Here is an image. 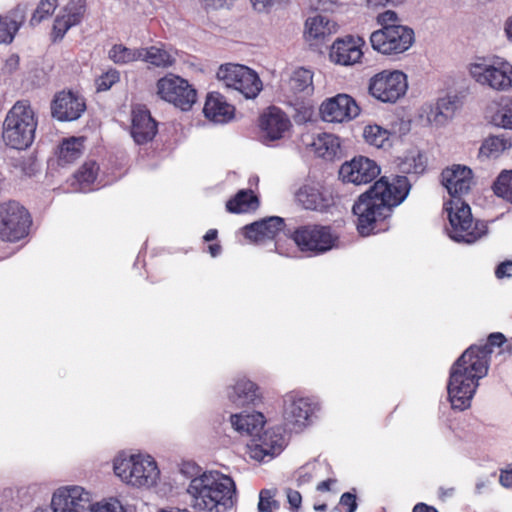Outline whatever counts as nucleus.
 I'll use <instances>...</instances> for the list:
<instances>
[{"label":"nucleus","mask_w":512,"mask_h":512,"mask_svg":"<svg viewBox=\"0 0 512 512\" xmlns=\"http://www.w3.org/2000/svg\"><path fill=\"white\" fill-rule=\"evenodd\" d=\"M27 6L25 4L16 5L5 18L11 23L14 30H19L26 20Z\"/></svg>","instance_id":"obj_47"},{"label":"nucleus","mask_w":512,"mask_h":512,"mask_svg":"<svg viewBox=\"0 0 512 512\" xmlns=\"http://www.w3.org/2000/svg\"><path fill=\"white\" fill-rule=\"evenodd\" d=\"M364 139L367 143L377 148L390 146L391 132L377 124H369L364 128Z\"/></svg>","instance_id":"obj_34"},{"label":"nucleus","mask_w":512,"mask_h":512,"mask_svg":"<svg viewBox=\"0 0 512 512\" xmlns=\"http://www.w3.org/2000/svg\"><path fill=\"white\" fill-rule=\"evenodd\" d=\"M141 61H144L157 68H169L176 62L175 57L163 47L150 46L140 48Z\"/></svg>","instance_id":"obj_31"},{"label":"nucleus","mask_w":512,"mask_h":512,"mask_svg":"<svg viewBox=\"0 0 512 512\" xmlns=\"http://www.w3.org/2000/svg\"><path fill=\"white\" fill-rule=\"evenodd\" d=\"M157 131V122L145 106L133 108L131 135L137 144L142 145L152 141Z\"/></svg>","instance_id":"obj_23"},{"label":"nucleus","mask_w":512,"mask_h":512,"mask_svg":"<svg viewBox=\"0 0 512 512\" xmlns=\"http://www.w3.org/2000/svg\"><path fill=\"white\" fill-rule=\"evenodd\" d=\"M291 237L302 252L315 255L331 250L338 242L332 227L320 224L302 225L295 229Z\"/></svg>","instance_id":"obj_8"},{"label":"nucleus","mask_w":512,"mask_h":512,"mask_svg":"<svg viewBox=\"0 0 512 512\" xmlns=\"http://www.w3.org/2000/svg\"><path fill=\"white\" fill-rule=\"evenodd\" d=\"M84 150V138L83 137H70L64 139L58 151V163L59 165H67L75 162L81 157Z\"/></svg>","instance_id":"obj_30"},{"label":"nucleus","mask_w":512,"mask_h":512,"mask_svg":"<svg viewBox=\"0 0 512 512\" xmlns=\"http://www.w3.org/2000/svg\"><path fill=\"white\" fill-rule=\"evenodd\" d=\"M496 196L512 203V170H503L492 185Z\"/></svg>","instance_id":"obj_37"},{"label":"nucleus","mask_w":512,"mask_h":512,"mask_svg":"<svg viewBox=\"0 0 512 512\" xmlns=\"http://www.w3.org/2000/svg\"><path fill=\"white\" fill-rule=\"evenodd\" d=\"M312 479H313L312 474L307 472L305 468H301L298 471L297 483H298L299 486L311 482Z\"/></svg>","instance_id":"obj_58"},{"label":"nucleus","mask_w":512,"mask_h":512,"mask_svg":"<svg viewBox=\"0 0 512 512\" xmlns=\"http://www.w3.org/2000/svg\"><path fill=\"white\" fill-rule=\"evenodd\" d=\"M285 439L282 433L276 432L274 429L260 432L259 436L251 439L248 444L250 457L262 461L266 456L273 457L278 455L284 448Z\"/></svg>","instance_id":"obj_20"},{"label":"nucleus","mask_w":512,"mask_h":512,"mask_svg":"<svg viewBox=\"0 0 512 512\" xmlns=\"http://www.w3.org/2000/svg\"><path fill=\"white\" fill-rule=\"evenodd\" d=\"M505 32L510 41H512V16L505 23Z\"/></svg>","instance_id":"obj_64"},{"label":"nucleus","mask_w":512,"mask_h":512,"mask_svg":"<svg viewBox=\"0 0 512 512\" xmlns=\"http://www.w3.org/2000/svg\"><path fill=\"white\" fill-rule=\"evenodd\" d=\"M495 275L498 279L512 277V260L500 263L495 270Z\"/></svg>","instance_id":"obj_52"},{"label":"nucleus","mask_w":512,"mask_h":512,"mask_svg":"<svg viewBox=\"0 0 512 512\" xmlns=\"http://www.w3.org/2000/svg\"><path fill=\"white\" fill-rule=\"evenodd\" d=\"M111 61L118 65H125L140 60V48L131 49L122 44H114L108 52Z\"/></svg>","instance_id":"obj_35"},{"label":"nucleus","mask_w":512,"mask_h":512,"mask_svg":"<svg viewBox=\"0 0 512 512\" xmlns=\"http://www.w3.org/2000/svg\"><path fill=\"white\" fill-rule=\"evenodd\" d=\"M235 483L219 472H205L194 477L187 489L191 506L199 511L224 512L234 505Z\"/></svg>","instance_id":"obj_3"},{"label":"nucleus","mask_w":512,"mask_h":512,"mask_svg":"<svg viewBox=\"0 0 512 512\" xmlns=\"http://www.w3.org/2000/svg\"><path fill=\"white\" fill-rule=\"evenodd\" d=\"M86 110L85 99L72 91L57 93L51 103V113L59 121H74Z\"/></svg>","instance_id":"obj_17"},{"label":"nucleus","mask_w":512,"mask_h":512,"mask_svg":"<svg viewBox=\"0 0 512 512\" xmlns=\"http://www.w3.org/2000/svg\"><path fill=\"white\" fill-rule=\"evenodd\" d=\"M380 172L381 169L374 160L365 156H356L341 165L339 177L343 182L362 185L372 182Z\"/></svg>","instance_id":"obj_15"},{"label":"nucleus","mask_w":512,"mask_h":512,"mask_svg":"<svg viewBox=\"0 0 512 512\" xmlns=\"http://www.w3.org/2000/svg\"><path fill=\"white\" fill-rule=\"evenodd\" d=\"M290 89L294 93L313 91V73L312 71L300 67L296 69L289 81Z\"/></svg>","instance_id":"obj_36"},{"label":"nucleus","mask_w":512,"mask_h":512,"mask_svg":"<svg viewBox=\"0 0 512 512\" xmlns=\"http://www.w3.org/2000/svg\"><path fill=\"white\" fill-rule=\"evenodd\" d=\"M441 177L442 184L451 196L450 200H462L473 184V172L466 166L453 165L451 168H446Z\"/></svg>","instance_id":"obj_18"},{"label":"nucleus","mask_w":512,"mask_h":512,"mask_svg":"<svg viewBox=\"0 0 512 512\" xmlns=\"http://www.w3.org/2000/svg\"><path fill=\"white\" fill-rule=\"evenodd\" d=\"M407 76L399 70H383L369 80L371 96L384 103H395L407 91Z\"/></svg>","instance_id":"obj_11"},{"label":"nucleus","mask_w":512,"mask_h":512,"mask_svg":"<svg viewBox=\"0 0 512 512\" xmlns=\"http://www.w3.org/2000/svg\"><path fill=\"white\" fill-rule=\"evenodd\" d=\"M505 149L504 140L498 136H491L485 139L480 147V154L484 156H491Z\"/></svg>","instance_id":"obj_46"},{"label":"nucleus","mask_w":512,"mask_h":512,"mask_svg":"<svg viewBox=\"0 0 512 512\" xmlns=\"http://www.w3.org/2000/svg\"><path fill=\"white\" fill-rule=\"evenodd\" d=\"M229 400L238 407L253 404L261 400L259 387L249 379L241 378L228 389Z\"/></svg>","instance_id":"obj_26"},{"label":"nucleus","mask_w":512,"mask_h":512,"mask_svg":"<svg viewBox=\"0 0 512 512\" xmlns=\"http://www.w3.org/2000/svg\"><path fill=\"white\" fill-rule=\"evenodd\" d=\"M113 468L123 482L136 487H151L160 475L157 463L151 456L117 457Z\"/></svg>","instance_id":"obj_6"},{"label":"nucleus","mask_w":512,"mask_h":512,"mask_svg":"<svg viewBox=\"0 0 512 512\" xmlns=\"http://www.w3.org/2000/svg\"><path fill=\"white\" fill-rule=\"evenodd\" d=\"M157 95L182 111H188L197 100L196 89L189 82L173 73L157 80Z\"/></svg>","instance_id":"obj_10"},{"label":"nucleus","mask_w":512,"mask_h":512,"mask_svg":"<svg viewBox=\"0 0 512 512\" xmlns=\"http://www.w3.org/2000/svg\"><path fill=\"white\" fill-rule=\"evenodd\" d=\"M218 231L217 229H209L205 235L203 236V239L205 242L214 241L217 239Z\"/></svg>","instance_id":"obj_62"},{"label":"nucleus","mask_w":512,"mask_h":512,"mask_svg":"<svg viewBox=\"0 0 512 512\" xmlns=\"http://www.w3.org/2000/svg\"><path fill=\"white\" fill-rule=\"evenodd\" d=\"M287 499L291 506V509L296 510L301 506L302 496L301 494L293 489H287Z\"/></svg>","instance_id":"obj_54"},{"label":"nucleus","mask_w":512,"mask_h":512,"mask_svg":"<svg viewBox=\"0 0 512 512\" xmlns=\"http://www.w3.org/2000/svg\"><path fill=\"white\" fill-rule=\"evenodd\" d=\"M120 81V72L115 68H110L95 79L97 92L108 91L114 84Z\"/></svg>","instance_id":"obj_44"},{"label":"nucleus","mask_w":512,"mask_h":512,"mask_svg":"<svg viewBox=\"0 0 512 512\" xmlns=\"http://www.w3.org/2000/svg\"><path fill=\"white\" fill-rule=\"evenodd\" d=\"M365 45L361 37L351 35L338 38L330 49V59L340 65H353L360 61L363 56L362 47Z\"/></svg>","instance_id":"obj_19"},{"label":"nucleus","mask_w":512,"mask_h":512,"mask_svg":"<svg viewBox=\"0 0 512 512\" xmlns=\"http://www.w3.org/2000/svg\"><path fill=\"white\" fill-rule=\"evenodd\" d=\"M99 165L92 160L86 161L76 172L75 178L80 184H92L98 175Z\"/></svg>","instance_id":"obj_43"},{"label":"nucleus","mask_w":512,"mask_h":512,"mask_svg":"<svg viewBox=\"0 0 512 512\" xmlns=\"http://www.w3.org/2000/svg\"><path fill=\"white\" fill-rule=\"evenodd\" d=\"M340 505L346 508V512H355L357 509L356 495L345 492L340 498Z\"/></svg>","instance_id":"obj_50"},{"label":"nucleus","mask_w":512,"mask_h":512,"mask_svg":"<svg viewBox=\"0 0 512 512\" xmlns=\"http://www.w3.org/2000/svg\"><path fill=\"white\" fill-rule=\"evenodd\" d=\"M231 424L238 432L255 439L264 428L265 417L260 412L234 414L231 415Z\"/></svg>","instance_id":"obj_28"},{"label":"nucleus","mask_w":512,"mask_h":512,"mask_svg":"<svg viewBox=\"0 0 512 512\" xmlns=\"http://www.w3.org/2000/svg\"><path fill=\"white\" fill-rule=\"evenodd\" d=\"M511 353L512 346L500 332L491 333L483 344L469 346L450 368L447 391L452 408H469L479 380L488 373L491 356Z\"/></svg>","instance_id":"obj_1"},{"label":"nucleus","mask_w":512,"mask_h":512,"mask_svg":"<svg viewBox=\"0 0 512 512\" xmlns=\"http://www.w3.org/2000/svg\"><path fill=\"white\" fill-rule=\"evenodd\" d=\"M32 219L29 211L16 201L0 203V239L17 242L29 234Z\"/></svg>","instance_id":"obj_7"},{"label":"nucleus","mask_w":512,"mask_h":512,"mask_svg":"<svg viewBox=\"0 0 512 512\" xmlns=\"http://www.w3.org/2000/svg\"><path fill=\"white\" fill-rule=\"evenodd\" d=\"M75 26L72 22L63 14L58 15L53 23L52 31H51V39L53 42H58L63 39L66 32Z\"/></svg>","instance_id":"obj_45"},{"label":"nucleus","mask_w":512,"mask_h":512,"mask_svg":"<svg viewBox=\"0 0 512 512\" xmlns=\"http://www.w3.org/2000/svg\"><path fill=\"white\" fill-rule=\"evenodd\" d=\"M476 82L487 85L498 91H506L512 87V65L504 60L492 64L473 63L469 68Z\"/></svg>","instance_id":"obj_13"},{"label":"nucleus","mask_w":512,"mask_h":512,"mask_svg":"<svg viewBox=\"0 0 512 512\" xmlns=\"http://www.w3.org/2000/svg\"><path fill=\"white\" fill-rule=\"evenodd\" d=\"M495 123L506 129H512V99H503L493 117Z\"/></svg>","instance_id":"obj_42"},{"label":"nucleus","mask_w":512,"mask_h":512,"mask_svg":"<svg viewBox=\"0 0 512 512\" xmlns=\"http://www.w3.org/2000/svg\"><path fill=\"white\" fill-rule=\"evenodd\" d=\"M19 64V57L18 56H11L6 61V67H9L10 71L12 69H15Z\"/></svg>","instance_id":"obj_63"},{"label":"nucleus","mask_w":512,"mask_h":512,"mask_svg":"<svg viewBox=\"0 0 512 512\" xmlns=\"http://www.w3.org/2000/svg\"><path fill=\"white\" fill-rule=\"evenodd\" d=\"M448 224L445 230L450 239L457 243L472 244L487 233V225L475 220L471 208L463 200H449L444 204Z\"/></svg>","instance_id":"obj_5"},{"label":"nucleus","mask_w":512,"mask_h":512,"mask_svg":"<svg viewBox=\"0 0 512 512\" xmlns=\"http://www.w3.org/2000/svg\"><path fill=\"white\" fill-rule=\"evenodd\" d=\"M217 78L227 87L234 88L247 99L255 98L262 90V81L258 74L247 66L240 64H224L217 71Z\"/></svg>","instance_id":"obj_12"},{"label":"nucleus","mask_w":512,"mask_h":512,"mask_svg":"<svg viewBox=\"0 0 512 512\" xmlns=\"http://www.w3.org/2000/svg\"><path fill=\"white\" fill-rule=\"evenodd\" d=\"M305 34L309 39H320L330 34L329 21L322 16L307 19Z\"/></svg>","instance_id":"obj_39"},{"label":"nucleus","mask_w":512,"mask_h":512,"mask_svg":"<svg viewBox=\"0 0 512 512\" xmlns=\"http://www.w3.org/2000/svg\"><path fill=\"white\" fill-rule=\"evenodd\" d=\"M17 30L12 28L11 23L5 18L0 16V43L12 42Z\"/></svg>","instance_id":"obj_48"},{"label":"nucleus","mask_w":512,"mask_h":512,"mask_svg":"<svg viewBox=\"0 0 512 512\" xmlns=\"http://www.w3.org/2000/svg\"><path fill=\"white\" fill-rule=\"evenodd\" d=\"M290 120L279 108L272 106L260 117L262 136L267 141L281 139L290 127Z\"/></svg>","instance_id":"obj_24"},{"label":"nucleus","mask_w":512,"mask_h":512,"mask_svg":"<svg viewBox=\"0 0 512 512\" xmlns=\"http://www.w3.org/2000/svg\"><path fill=\"white\" fill-rule=\"evenodd\" d=\"M360 107L348 94H337L326 99L320 106V114L324 121L344 123L355 119L360 114Z\"/></svg>","instance_id":"obj_14"},{"label":"nucleus","mask_w":512,"mask_h":512,"mask_svg":"<svg viewBox=\"0 0 512 512\" xmlns=\"http://www.w3.org/2000/svg\"><path fill=\"white\" fill-rule=\"evenodd\" d=\"M432 511H438L435 507L429 506L425 503H417L414 507L412 512H432Z\"/></svg>","instance_id":"obj_60"},{"label":"nucleus","mask_w":512,"mask_h":512,"mask_svg":"<svg viewBox=\"0 0 512 512\" xmlns=\"http://www.w3.org/2000/svg\"><path fill=\"white\" fill-rule=\"evenodd\" d=\"M51 506L54 512H83L90 507V493L80 486H66L54 492Z\"/></svg>","instance_id":"obj_16"},{"label":"nucleus","mask_w":512,"mask_h":512,"mask_svg":"<svg viewBox=\"0 0 512 512\" xmlns=\"http://www.w3.org/2000/svg\"><path fill=\"white\" fill-rule=\"evenodd\" d=\"M207 250L212 257H217L218 255H220L222 247L219 242H215L208 245Z\"/></svg>","instance_id":"obj_61"},{"label":"nucleus","mask_w":512,"mask_h":512,"mask_svg":"<svg viewBox=\"0 0 512 512\" xmlns=\"http://www.w3.org/2000/svg\"><path fill=\"white\" fill-rule=\"evenodd\" d=\"M457 108L456 98L449 96L438 99L434 105H430L425 110L427 120L430 124L436 126L443 125L452 117Z\"/></svg>","instance_id":"obj_29"},{"label":"nucleus","mask_w":512,"mask_h":512,"mask_svg":"<svg viewBox=\"0 0 512 512\" xmlns=\"http://www.w3.org/2000/svg\"><path fill=\"white\" fill-rule=\"evenodd\" d=\"M409 189L405 176H397L392 182L385 176L377 180L353 205L359 234L369 236L388 230L393 208L403 202Z\"/></svg>","instance_id":"obj_2"},{"label":"nucleus","mask_w":512,"mask_h":512,"mask_svg":"<svg viewBox=\"0 0 512 512\" xmlns=\"http://www.w3.org/2000/svg\"><path fill=\"white\" fill-rule=\"evenodd\" d=\"M414 42V31L403 25H388L370 35L372 48L384 55H396L407 51Z\"/></svg>","instance_id":"obj_9"},{"label":"nucleus","mask_w":512,"mask_h":512,"mask_svg":"<svg viewBox=\"0 0 512 512\" xmlns=\"http://www.w3.org/2000/svg\"><path fill=\"white\" fill-rule=\"evenodd\" d=\"M311 403L305 398L288 396L284 402L283 418L287 429L298 431L306 426L312 414Z\"/></svg>","instance_id":"obj_22"},{"label":"nucleus","mask_w":512,"mask_h":512,"mask_svg":"<svg viewBox=\"0 0 512 512\" xmlns=\"http://www.w3.org/2000/svg\"><path fill=\"white\" fill-rule=\"evenodd\" d=\"M86 12V0H69L63 9V15L66 16L74 25H78Z\"/></svg>","instance_id":"obj_41"},{"label":"nucleus","mask_w":512,"mask_h":512,"mask_svg":"<svg viewBox=\"0 0 512 512\" xmlns=\"http://www.w3.org/2000/svg\"><path fill=\"white\" fill-rule=\"evenodd\" d=\"M285 227L283 218L271 216L244 226L243 234L245 238L254 243H262L275 239L284 231Z\"/></svg>","instance_id":"obj_21"},{"label":"nucleus","mask_w":512,"mask_h":512,"mask_svg":"<svg viewBox=\"0 0 512 512\" xmlns=\"http://www.w3.org/2000/svg\"><path fill=\"white\" fill-rule=\"evenodd\" d=\"M87 510H91L92 512H117L116 506L111 503L94 505L90 502V507Z\"/></svg>","instance_id":"obj_57"},{"label":"nucleus","mask_w":512,"mask_h":512,"mask_svg":"<svg viewBox=\"0 0 512 512\" xmlns=\"http://www.w3.org/2000/svg\"><path fill=\"white\" fill-rule=\"evenodd\" d=\"M378 22L382 26L396 25L395 22L398 20L397 14L394 11H386L379 14Z\"/></svg>","instance_id":"obj_55"},{"label":"nucleus","mask_w":512,"mask_h":512,"mask_svg":"<svg viewBox=\"0 0 512 512\" xmlns=\"http://www.w3.org/2000/svg\"><path fill=\"white\" fill-rule=\"evenodd\" d=\"M499 481L502 486L512 488V463L501 470Z\"/></svg>","instance_id":"obj_53"},{"label":"nucleus","mask_w":512,"mask_h":512,"mask_svg":"<svg viewBox=\"0 0 512 512\" xmlns=\"http://www.w3.org/2000/svg\"><path fill=\"white\" fill-rule=\"evenodd\" d=\"M296 199L305 209L326 211L331 205L330 197L324 195L318 188L304 185L296 193Z\"/></svg>","instance_id":"obj_27"},{"label":"nucleus","mask_w":512,"mask_h":512,"mask_svg":"<svg viewBox=\"0 0 512 512\" xmlns=\"http://www.w3.org/2000/svg\"><path fill=\"white\" fill-rule=\"evenodd\" d=\"M235 108L219 92H210L206 97L203 113L216 123H226L234 116Z\"/></svg>","instance_id":"obj_25"},{"label":"nucleus","mask_w":512,"mask_h":512,"mask_svg":"<svg viewBox=\"0 0 512 512\" xmlns=\"http://www.w3.org/2000/svg\"><path fill=\"white\" fill-rule=\"evenodd\" d=\"M38 125L29 100L22 99L9 109L3 122L2 138L7 146L23 150L31 146Z\"/></svg>","instance_id":"obj_4"},{"label":"nucleus","mask_w":512,"mask_h":512,"mask_svg":"<svg viewBox=\"0 0 512 512\" xmlns=\"http://www.w3.org/2000/svg\"><path fill=\"white\" fill-rule=\"evenodd\" d=\"M336 482L335 479H327L318 483L316 489L319 492H327L331 490V486Z\"/></svg>","instance_id":"obj_59"},{"label":"nucleus","mask_w":512,"mask_h":512,"mask_svg":"<svg viewBox=\"0 0 512 512\" xmlns=\"http://www.w3.org/2000/svg\"><path fill=\"white\" fill-rule=\"evenodd\" d=\"M259 200L252 190H240L226 203L230 213H245L258 207Z\"/></svg>","instance_id":"obj_32"},{"label":"nucleus","mask_w":512,"mask_h":512,"mask_svg":"<svg viewBox=\"0 0 512 512\" xmlns=\"http://www.w3.org/2000/svg\"><path fill=\"white\" fill-rule=\"evenodd\" d=\"M315 153L324 159L332 160L340 150L339 138L333 134H319L312 143Z\"/></svg>","instance_id":"obj_33"},{"label":"nucleus","mask_w":512,"mask_h":512,"mask_svg":"<svg viewBox=\"0 0 512 512\" xmlns=\"http://www.w3.org/2000/svg\"><path fill=\"white\" fill-rule=\"evenodd\" d=\"M58 0H39L36 9L30 18V24L36 26L55 12Z\"/></svg>","instance_id":"obj_40"},{"label":"nucleus","mask_w":512,"mask_h":512,"mask_svg":"<svg viewBox=\"0 0 512 512\" xmlns=\"http://www.w3.org/2000/svg\"><path fill=\"white\" fill-rule=\"evenodd\" d=\"M310 6L316 11L333 12L338 7L337 0H309Z\"/></svg>","instance_id":"obj_49"},{"label":"nucleus","mask_w":512,"mask_h":512,"mask_svg":"<svg viewBox=\"0 0 512 512\" xmlns=\"http://www.w3.org/2000/svg\"><path fill=\"white\" fill-rule=\"evenodd\" d=\"M427 167V159L421 152L410 153L401 163V170L407 174H422Z\"/></svg>","instance_id":"obj_38"},{"label":"nucleus","mask_w":512,"mask_h":512,"mask_svg":"<svg viewBox=\"0 0 512 512\" xmlns=\"http://www.w3.org/2000/svg\"><path fill=\"white\" fill-rule=\"evenodd\" d=\"M262 503L266 509L272 510L273 507H277V502L273 499V494L268 489L260 491L258 505H261Z\"/></svg>","instance_id":"obj_51"},{"label":"nucleus","mask_w":512,"mask_h":512,"mask_svg":"<svg viewBox=\"0 0 512 512\" xmlns=\"http://www.w3.org/2000/svg\"><path fill=\"white\" fill-rule=\"evenodd\" d=\"M206 9H221L232 4L234 0H200Z\"/></svg>","instance_id":"obj_56"}]
</instances>
